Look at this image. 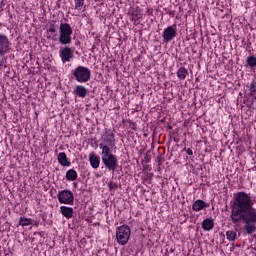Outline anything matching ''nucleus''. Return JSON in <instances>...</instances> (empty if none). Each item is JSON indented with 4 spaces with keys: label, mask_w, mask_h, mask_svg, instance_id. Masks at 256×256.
I'll use <instances>...</instances> for the list:
<instances>
[{
    "label": "nucleus",
    "mask_w": 256,
    "mask_h": 256,
    "mask_svg": "<svg viewBox=\"0 0 256 256\" xmlns=\"http://www.w3.org/2000/svg\"><path fill=\"white\" fill-rule=\"evenodd\" d=\"M230 219L237 224L243 221L244 229L248 235L256 231V209L253 207V200L245 192H238L233 198Z\"/></svg>",
    "instance_id": "obj_1"
},
{
    "label": "nucleus",
    "mask_w": 256,
    "mask_h": 256,
    "mask_svg": "<svg viewBox=\"0 0 256 256\" xmlns=\"http://www.w3.org/2000/svg\"><path fill=\"white\" fill-rule=\"evenodd\" d=\"M71 75L78 83H87L91 81V70L85 66H78L72 70Z\"/></svg>",
    "instance_id": "obj_2"
},
{
    "label": "nucleus",
    "mask_w": 256,
    "mask_h": 256,
    "mask_svg": "<svg viewBox=\"0 0 256 256\" xmlns=\"http://www.w3.org/2000/svg\"><path fill=\"white\" fill-rule=\"evenodd\" d=\"M59 43L61 45L71 44V35H73V28L68 23H61L59 28Z\"/></svg>",
    "instance_id": "obj_3"
},
{
    "label": "nucleus",
    "mask_w": 256,
    "mask_h": 256,
    "mask_svg": "<svg viewBox=\"0 0 256 256\" xmlns=\"http://www.w3.org/2000/svg\"><path fill=\"white\" fill-rule=\"evenodd\" d=\"M131 237V228L124 224L116 229V239L119 245L124 246L126 243L129 242Z\"/></svg>",
    "instance_id": "obj_4"
},
{
    "label": "nucleus",
    "mask_w": 256,
    "mask_h": 256,
    "mask_svg": "<svg viewBox=\"0 0 256 256\" xmlns=\"http://www.w3.org/2000/svg\"><path fill=\"white\" fill-rule=\"evenodd\" d=\"M101 159L105 169H108V171L114 172L118 169L119 160L117 159V156L115 154L112 156L101 157Z\"/></svg>",
    "instance_id": "obj_5"
},
{
    "label": "nucleus",
    "mask_w": 256,
    "mask_h": 256,
    "mask_svg": "<svg viewBox=\"0 0 256 256\" xmlns=\"http://www.w3.org/2000/svg\"><path fill=\"white\" fill-rule=\"evenodd\" d=\"M59 203H63L64 205H73L75 201V196L73 192L70 190H62L57 195Z\"/></svg>",
    "instance_id": "obj_6"
},
{
    "label": "nucleus",
    "mask_w": 256,
    "mask_h": 256,
    "mask_svg": "<svg viewBox=\"0 0 256 256\" xmlns=\"http://www.w3.org/2000/svg\"><path fill=\"white\" fill-rule=\"evenodd\" d=\"M163 43H171L177 37V29L174 26H168L162 33Z\"/></svg>",
    "instance_id": "obj_7"
},
{
    "label": "nucleus",
    "mask_w": 256,
    "mask_h": 256,
    "mask_svg": "<svg viewBox=\"0 0 256 256\" xmlns=\"http://www.w3.org/2000/svg\"><path fill=\"white\" fill-rule=\"evenodd\" d=\"M11 51V42L5 34H0V56L7 55Z\"/></svg>",
    "instance_id": "obj_8"
},
{
    "label": "nucleus",
    "mask_w": 256,
    "mask_h": 256,
    "mask_svg": "<svg viewBox=\"0 0 256 256\" xmlns=\"http://www.w3.org/2000/svg\"><path fill=\"white\" fill-rule=\"evenodd\" d=\"M75 50L73 48L64 47L59 51V55L61 57L62 63H69L71 59L74 57Z\"/></svg>",
    "instance_id": "obj_9"
},
{
    "label": "nucleus",
    "mask_w": 256,
    "mask_h": 256,
    "mask_svg": "<svg viewBox=\"0 0 256 256\" xmlns=\"http://www.w3.org/2000/svg\"><path fill=\"white\" fill-rule=\"evenodd\" d=\"M73 93L76 95V97L85 99V97H87V93H89V90H87V88H85L83 85H77L75 86Z\"/></svg>",
    "instance_id": "obj_10"
},
{
    "label": "nucleus",
    "mask_w": 256,
    "mask_h": 256,
    "mask_svg": "<svg viewBox=\"0 0 256 256\" xmlns=\"http://www.w3.org/2000/svg\"><path fill=\"white\" fill-rule=\"evenodd\" d=\"M58 163L62 165V167H71V162L67 158V154L65 152H61L57 157Z\"/></svg>",
    "instance_id": "obj_11"
},
{
    "label": "nucleus",
    "mask_w": 256,
    "mask_h": 256,
    "mask_svg": "<svg viewBox=\"0 0 256 256\" xmlns=\"http://www.w3.org/2000/svg\"><path fill=\"white\" fill-rule=\"evenodd\" d=\"M89 161L92 169H99V165H101V160L99 156L95 155V153H91L89 155Z\"/></svg>",
    "instance_id": "obj_12"
},
{
    "label": "nucleus",
    "mask_w": 256,
    "mask_h": 256,
    "mask_svg": "<svg viewBox=\"0 0 256 256\" xmlns=\"http://www.w3.org/2000/svg\"><path fill=\"white\" fill-rule=\"evenodd\" d=\"M209 203L203 200H196L192 206L193 211H202V209H207Z\"/></svg>",
    "instance_id": "obj_13"
},
{
    "label": "nucleus",
    "mask_w": 256,
    "mask_h": 256,
    "mask_svg": "<svg viewBox=\"0 0 256 256\" xmlns=\"http://www.w3.org/2000/svg\"><path fill=\"white\" fill-rule=\"evenodd\" d=\"M213 227H215V221L213 218H207L203 220L202 229L204 231H212Z\"/></svg>",
    "instance_id": "obj_14"
},
{
    "label": "nucleus",
    "mask_w": 256,
    "mask_h": 256,
    "mask_svg": "<svg viewBox=\"0 0 256 256\" xmlns=\"http://www.w3.org/2000/svg\"><path fill=\"white\" fill-rule=\"evenodd\" d=\"M60 213H62L63 217H65L66 219H71V217H73V213H75V211L71 207L61 206Z\"/></svg>",
    "instance_id": "obj_15"
},
{
    "label": "nucleus",
    "mask_w": 256,
    "mask_h": 256,
    "mask_svg": "<svg viewBox=\"0 0 256 256\" xmlns=\"http://www.w3.org/2000/svg\"><path fill=\"white\" fill-rule=\"evenodd\" d=\"M101 145H108L111 148L115 147V135L108 134L104 137V142Z\"/></svg>",
    "instance_id": "obj_16"
},
{
    "label": "nucleus",
    "mask_w": 256,
    "mask_h": 256,
    "mask_svg": "<svg viewBox=\"0 0 256 256\" xmlns=\"http://www.w3.org/2000/svg\"><path fill=\"white\" fill-rule=\"evenodd\" d=\"M187 75H189V71L186 70L185 67H180L177 71V77L180 81H185L187 79Z\"/></svg>",
    "instance_id": "obj_17"
},
{
    "label": "nucleus",
    "mask_w": 256,
    "mask_h": 256,
    "mask_svg": "<svg viewBox=\"0 0 256 256\" xmlns=\"http://www.w3.org/2000/svg\"><path fill=\"white\" fill-rule=\"evenodd\" d=\"M100 149H102L101 157H111L114 154L111 152V146L100 144Z\"/></svg>",
    "instance_id": "obj_18"
},
{
    "label": "nucleus",
    "mask_w": 256,
    "mask_h": 256,
    "mask_svg": "<svg viewBox=\"0 0 256 256\" xmlns=\"http://www.w3.org/2000/svg\"><path fill=\"white\" fill-rule=\"evenodd\" d=\"M67 181H77V171L70 169L66 172Z\"/></svg>",
    "instance_id": "obj_19"
},
{
    "label": "nucleus",
    "mask_w": 256,
    "mask_h": 256,
    "mask_svg": "<svg viewBox=\"0 0 256 256\" xmlns=\"http://www.w3.org/2000/svg\"><path fill=\"white\" fill-rule=\"evenodd\" d=\"M19 225H21V227H29V225H33V219L20 217Z\"/></svg>",
    "instance_id": "obj_20"
},
{
    "label": "nucleus",
    "mask_w": 256,
    "mask_h": 256,
    "mask_svg": "<svg viewBox=\"0 0 256 256\" xmlns=\"http://www.w3.org/2000/svg\"><path fill=\"white\" fill-rule=\"evenodd\" d=\"M246 64L250 69H256V57L255 56H248L246 59Z\"/></svg>",
    "instance_id": "obj_21"
},
{
    "label": "nucleus",
    "mask_w": 256,
    "mask_h": 256,
    "mask_svg": "<svg viewBox=\"0 0 256 256\" xmlns=\"http://www.w3.org/2000/svg\"><path fill=\"white\" fill-rule=\"evenodd\" d=\"M226 239H228V241H235V239H237V232L228 230L226 232Z\"/></svg>",
    "instance_id": "obj_22"
},
{
    "label": "nucleus",
    "mask_w": 256,
    "mask_h": 256,
    "mask_svg": "<svg viewBox=\"0 0 256 256\" xmlns=\"http://www.w3.org/2000/svg\"><path fill=\"white\" fill-rule=\"evenodd\" d=\"M156 162L158 163V171L161 170V165H163V163H165V156L159 154L156 158Z\"/></svg>",
    "instance_id": "obj_23"
},
{
    "label": "nucleus",
    "mask_w": 256,
    "mask_h": 256,
    "mask_svg": "<svg viewBox=\"0 0 256 256\" xmlns=\"http://www.w3.org/2000/svg\"><path fill=\"white\" fill-rule=\"evenodd\" d=\"M250 96L255 97L256 95V82H252L249 87Z\"/></svg>",
    "instance_id": "obj_24"
},
{
    "label": "nucleus",
    "mask_w": 256,
    "mask_h": 256,
    "mask_svg": "<svg viewBox=\"0 0 256 256\" xmlns=\"http://www.w3.org/2000/svg\"><path fill=\"white\" fill-rule=\"evenodd\" d=\"M85 5V0H75V9H81Z\"/></svg>",
    "instance_id": "obj_25"
},
{
    "label": "nucleus",
    "mask_w": 256,
    "mask_h": 256,
    "mask_svg": "<svg viewBox=\"0 0 256 256\" xmlns=\"http://www.w3.org/2000/svg\"><path fill=\"white\" fill-rule=\"evenodd\" d=\"M108 187L110 191H115V189H118L119 185H117V183L114 182H109Z\"/></svg>",
    "instance_id": "obj_26"
},
{
    "label": "nucleus",
    "mask_w": 256,
    "mask_h": 256,
    "mask_svg": "<svg viewBox=\"0 0 256 256\" xmlns=\"http://www.w3.org/2000/svg\"><path fill=\"white\" fill-rule=\"evenodd\" d=\"M48 33H57V28H55V24H50L49 29L47 30Z\"/></svg>",
    "instance_id": "obj_27"
},
{
    "label": "nucleus",
    "mask_w": 256,
    "mask_h": 256,
    "mask_svg": "<svg viewBox=\"0 0 256 256\" xmlns=\"http://www.w3.org/2000/svg\"><path fill=\"white\" fill-rule=\"evenodd\" d=\"M135 19H141V14H139L137 11L132 12V20Z\"/></svg>",
    "instance_id": "obj_28"
},
{
    "label": "nucleus",
    "mask_w": 256,
    "mask_h": 256,
    "mask_svg": "<svg viewBox=\"0 0 256 256\" xmlns=\"http://www.w3.org/2000/svg\"><path fill=\"white\" fill-rule=\"evenodd\" d=\"M150 152H147L145 155V162L146 163H151V154H149Z\"/></svg>",
    "instance_id": "obj_29"
},
{
    "label": "nucleus",
    "mask_w": 256,
    "mask_h": 256,
    "mask_svg": "<svg viewBox=\"0 0 256 256\" xmlns=\"http://www.w3.org/2000/svg\"><path fill=\"white\" fill-rule=\"evenodd\" d=\"M187 155H193V150L191 148H188L186 150Z\"/></svg>",
    "instance_id": "obj_30"
},
{
    "label": "nucleus",
    "mask_w": 256,
    "mask_h": 256,
    "mask_svg": "<svg viewBox=\"0 0 256 256\" xmlns=\"http://www.w3.org/2000/svg\"><path fill=\"white\" fill-rule=\"evenodd\" d=\"M32 225H34V227H39V221L33 220V224Z\"/></svg>",
    "instance_id": "obj_31"
},
{
    "label": "nucleus",
    "mask_w": 256,
    "mask_h": 256,
    "mask_svg": "<svg viewBox=\"0 0 256 256\" xmlns=\"http://www.w3.org/2000/svg\"><path fill=\"white\" fill-rule=\"evenodd\" d=\"M3 69V59L0 58V71Z\"/></svg>",
    "instance_id": "obj_32"
},
{
    "label": "nucleus",
    "mask_w": 256,
    "mask_h": 256,
    "mask_svg": "<svg viewBox=\"0 0 256 256\" xmlns=\"http://www.w3.org/2000/svg\"><path fill=\"white\" fill-rule=\"evenodd\" d=\"M0 4L2 5V7L5 5V0H0Z\"/></svg>",
    "instance_id": "obj_33"
},
{
    "label": "nucleus",
    "mask_w": 256,
    "mask_h": 256,
    "mask_svg": "<svg viewBox=\"0 0 256 256\" xmlns=\"http://www.w3.org/2000/svg\"><path fill=\"white\" fill-rule=\"evenodd\" d=\"M55 37H57V34H54V35L52 36L53 41H56V40H57Z\"/></svg>",
    "instance_id": "obj_34"
},
{
    "label": "nucleus",
    "mask_w": 256,
    "mask_h": 256,
    "mask_svg": "<svg viewBox=\"0 0 256 256\" xmlns=\"http://www.w3.org/2000/svg\"><path fill=\"white\" fill-rule=\"evenodd\" d=\"M47 39H51V36H47Z\"/></svg>",
    "instance_id": "obj_35"
},
{
    "label": "nucleus",
    "mask_w": 256,
    "mask_h": 256,
    "mask_svg": "<svg viewBox=\"0 0 256 256\" xmlns=\"http://www.w3.org/2000/svg\"><path fill=\"white\" fill-rule=\"evenodd\" d=\"M254 239H256V235L254 234Z\"/></svg>",
    "instance_id": "obj_36"
},
{
    "label": "nucleus",
    "mask_w": 256,
    "mask_h": 256,
    "mask_svg": "<svg viewBox=\"0 0 256 256\" xmlns=\"http://www.w3.org/2000/svg\"><path fill=\"white\" fill-rule=\"evenodd\" d=\"M248 107H251V105L248 104Z\"/></svg>",
    "instance_id": "obj_37"
}]
</instances>
